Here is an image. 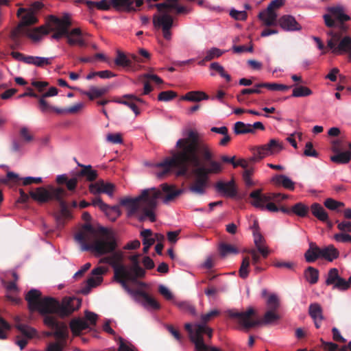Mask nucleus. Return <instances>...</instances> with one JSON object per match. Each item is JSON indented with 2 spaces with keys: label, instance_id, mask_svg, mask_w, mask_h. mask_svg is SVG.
Masks as SVG:
<instances>
[{
  "label": "nucleus",
  "instance_id": "ea45409f",
  "mask_svg": "<svg viewBox=\"0 0 351 351\" xmlns=\"http://www.w3.org/2000/svg\"><path fill=\"white\" fill-rule=\"evenodd\" d=\"M86 328L87 322L81 319H73L70 323V328L74 335H79L81 331Z\"/></svg>",
  "mask_w": 351,
  "mask_h": 351
},
{
  "label": "nucleus",
  "instance_id": "338daca9",
  "mask_svg": "<svg viewBox=\"0 0 351 351\" xmlns=\"http://www.w3.org/2000/svg\"><path fill=\"white\" fill-rule=\"evenodd\" d=\"M107 58L106 56L101 53L98 52L95 54L89 52V64H96L97 62H106Z\"/></svg>",
  "mask_w": 351,
  "mask_h": 351
},
{
  "label": "nucleus",
  "instance_id": "7c9ffc66",
  "mask_svg": "<svg viewBox=\"0 0 351 351\" xmlns=\"http://www.w3.org/2000/svg\"><path fill=\"white\" fill-rule=\"evenodd\" d=\"M320 254L321 258L329 262L333 261L339 256V250L333 245L320 247Z\"/></svg>",
  "mask_w": 351,
  "mask_h": 351
},
{
  "label": "nucleus",
  "instance_id": "bb28decb",
  "mask_svg": "<svg viewBox=\"0 0 351 351\" xmlns=\"http://www.w3.org/2000/svg\"><path fill=\"white\" fill-rule=\"evenodd\" d=\"M278 24L285 31H299L302 29L301 25L296 21L295 19L290 15H285L278 20Z\"/></svg>",
  "mask_w": 351,
  "mask_h": 351
},
{
  "label": "nucleus",
  "instance_id": "f8f14e48",
  "mask_svg": "<svg viewBox=\"0 0 351 351\" xmlns=\"http://www.w3.org/2000/svg\"><path fill=\"white\" fill-rule=\"evenodd\" d=\"M159 14L153 16V25L156 29H160L164 38L167 40L171 39L172 34L171 29L173 27V19L168 14L169 12L163 8Z\"/></svg>",
  "mask_w": 351,
  "mask_h": 351
},
{
  "label": "nucleus",
  "instance_id": "a18cd8bd",
  "mask_svg": "<svg viewBox=\"0 0 351 351\" xmlns=\"http://www.w3.org/2000/svg\"><path fill=\"white\" fill-rule=\"evenodd\" d=\"M304 276L306 279V280L310 284H315L319 279V271L313 267H308L304 272Z\"/></svg>",
  "mask_w": 351,
  "mask_h": 351
},
{
  "label": "nucleus",
  "instance_id": "c756f323",
  "mask_svg": "<svg viewBox=\"0 0 351 351\" xmlns=\"http://www.w3.org/2000/svg\"><path fill=\"white\" fill-rule=\"evenodd\" d=\"M277 14L273 10H269V8L262 11L258 14V18L262 21L265 25L272 26L276 25Z\"/></svg>",
  "mask_w": 351,
  "mask_h": 351
},
{
  "label": "nucleus",
  "instance_id": "72a5a7b5",
  "mask_svg": "<svg viewBox=\"0 0 351 351\" xmlns=\"http://www.w3.org/2000/svg\"><path fill=\"white\" fill-rule=\"evenodd\" d=\"M25 36L34 41H38L43 35L49 34V30L47 29L46 25L45 26H40L34 29H31L28 26H25Z\"/></svg>",
  "mask_w": 351,
  "mask_h": 351
},
{
  "label": "nucleus",
  "instance_id": "4be33fe9",
  "mask_svg": "<svg viewBox=\"0 0 351 351\" xmlns=\"http://www.w3.org/2000/svg\"><path fill=\"white\" fill-rule=\"evenodd\" d=\"M82 218L84 223L75 234V240L82 251H88V212L83 213Z\"/></svg>",
  "mask_w": 351,
  "mask_h": 351
},
{
  "label": "nucleus",
  "instance_id": "7ed1b4c3",
  "mask_svg": "<svg viewBox=\"0 0 351 351\" xmlns=\"http://www.w3.org/2000/svg\"><path fill=\"white\" fill-rule=\"evenodd\" d=\"M160 195V192L155 188L145 189L135 198H122L120 200V204L125 207L128 216H132L141 210L142 213L138 215V219L140 221L149 219L154 222L156 221L154 209Z\"/></svg>",
  "mask_w": 351,
  "mask_h": 351
},
{
  "label": "nucleus",
  "instance_id": "09e8293b",
  "mask_svg": "<svg viewBox=\"0 0 351 351\" xmlns=\"http://www.w3.org/2000/svg\"><path fill=\"white\" fill-rule=\"evenodd\" d=\"M312 90L304 86H296L293 89L291 97H307L312 95Z\"/></svg>",
  "mask_w": 351,
  "mask_h": 351
},
{
  "label": "nucleus",
  "instance_id": "37998d69",
  "mask_svg": "<svg viewBox=\"0 0 351 351\" xmlns=\"http://www.w3.org/2000/svg\"><path fill=\"white\" fill-rule=\"evenodd\" d=\"M114 64L119 66L128 67L132 65V62L124 53L118 50L116 58L114 59Z\"/></svg>",
  "mask_w": 351,
  "mask_h": 351
},
{
  "label": "nucleus",
  "instance_id": "6ab92c4d",
  "mask_svg": "<svg viewBox=\"0 0 351 351\" xmlns=\"http://www.w3.org/2000/svg\"><path fill=\"white\" fill-rule=\"evenodd\" d=\"M58 90L56 87H51L47 92L40 96L38 99V108L43 113L55 112L60 113L62 110L60 108L51 106L46 100V97H53L58 95Z\"/></svg>",
  "mask_w": 351,
  "mask_h": 351
},
{
  "label": "nucleus",
  "instance_id": "5701e85b",
  "mask_svg": "<svg viewBox=\"0 0 351 351\" xmlns=\"http://www.w3.org/2000/svg\"><path fill=\"white\" fill-rule=\"evenodd\" d=\"M115 185L110 182H105L100 180L95 183L89 184V192L93 194L105 193L112 197L115 190Z\"/></svg>",
  "mask_w": 351,
  "mask_h": 351
},
{
  "label": "nucleus",
  "instance_id": "e433bc0d",
  "mask_svg": "<svg viewBox=\"0 0 351 351\" xmlns=\"http://www.w3.org/2000/svg\"><path fill=\"white\" fill-rule=\"evenodd\" d=\"M320 247L316 244L311 243L309 248L306 251L304 257L307 263H313L317 259L321 258Z\"/></svg>",
  "mask_w": 351,
  "mask_h": 351
},
{
  "label": "nucleus",
  "instance_id": "de8ad7c7",
  "mask_svg": "<svg viewBox=\"0 0 351 351\" xmlns=\"http://www.w3.org/2000/svg\"><path fill=\"white\" fill-rule=\"evenodd\" d=\"M259 87L267 88L273 91H285L290 88V86L278 83H260Z\"/></svg>",
  "mask_w": 351,
  "mask_h": 351
},
{
  "label": "nucleus",
  "instance_id": "20e7f679",
  "mask_svg": "<svg viewBox=\"0 0 351 351\" xmlns=\"http://www.w3.org/2000/svg\"><path fill=\"white\" fill-rule=\"evenodd\" d=\"M123 252L114 250L102 257L99 260V263L110 265L114 270L115 281L119 282L123 289H128L127 281L135 282L138 278L143 277L145 270L138 265L136 257H132V261L134 263L132 266L123 265Z\"/></svg>",
  "mask_w": 351,
  "mask_h": 351
},
{
  "label": "nucleus",
  "instance_id": "6e6d98bb",
  "mask_svg": "<svg viewBox=\"0 0 351 351\" xmlns=\"http://www.w3.org/2000/svg\"><path fill=\"white\" fill-rule=\"evenodd\" d=\"M96 76L101 79H109L115 77L116 74L109 70L89 72V80H92Z\"/></svg>",
  "mask_w": 351,
  "mask_h": 351
},
{
  "label": "nucleus",
  "instance_id": "4468645a",
  "mask_svg": "<svg viewBox=\"0 0 351 351\" xmlns=\"http://www.w3.org/2000/svg\"><path fill=\"white\" fill-rule=\"evenodd\" d=\"M250 197L252 199L251 204L256 208L274 213L278 211L277 206L274 202H270L268 193L263 194L261 189L251 192Z\"/></svg>",
  "mask_w": 351,
  "mask_h": 351
},
{
  "label": "nucleus",
  "instance_id": "a211bd4d",
  "mask_svg": "<svg viewBox=\"0 0 351 351\" xmlns=\"http://www.w3.org/2000/svg\"><path fill=\"white\" fill-rule=\"evenodd\" d=\"M80 171H77L75 176L69 179L66 174L59 175L56 178V182L58 184H65L69 191H74L76 188L78 180L81 177L86 176L88 178V166L84 165Z\"/></svg>",
  "mask_w": 351,
  "mask_h": 351
},
{
  "label": "nucleus",
  "instance_id": "2f4dec72",
  "mask_svg": "<svg viewBox=\"0 0 351 351\" xmlns=\"http://www.w3.org/2000/svg\"><path fill=\"white\" fill-rule=\"evenodd\" d=\"M254 242L257 248L258 252L262 255L263 258L267 257L269 254V251L264 245V238L262 234L257 230H254L253 232Z\"/></svg>",
  "mask_w": 351,
  "mask_h": 351
},
{
  "label": "nucleus",
  "instance_id": "bf43d9fd",
  "mask_svg": "<svg viewBox=\"0 0 351 351\" xmlns=\"http://www.w3.org/2000/svg\"><path fill=\"white\" fill-rule=\"evenodd\" d=\"M351 285V281L350 278L348 280L342 278H339L332 285L334 289H338L339 291H346L348 290Z\"/></svg>",
  "mask_w": 351,
  "mask_h": 351
},
{
  "label": "nucleus",
  "instance_id": "69168bd1",
  "mask_svg": "<svg viewBox=\"0 0 351 351\" xmlns=\"http://www.w3.org/2000/svg\"><path fill=\"white\" fill-rule=\"evenodd\" d=\"M177 97V93L173 90L160 92L158 94V99L161 101H169Z\"/></svg>",
  "mask_w": 351,
  "mask_h": 351
},
{
  "label": "nucleus",
  "instance_id": "3c124183",
  "mask_svg": "<svg viewBox=\"0 0 351 351\" xmlns=\"http://www.w3.org/2000/svg\"><path fill=\"white\" fill-rule=\"evenodd\" d=\"M219 253L221 256L224 257L230 254H237L239 253V250L232 245L222 243L219 247Z\"/></svg>",
  "mask_w": 351,
  "mask_h": 351
},
{
  "label": "nucleus",
  "instance_id": "0eeeda50",
  "mask_svg": "<svg viewBox=\"0 0 351 351\" xmlns=\"http://www.w3.org/2000/svg\"><path fill=\"white\" fill-rule=\"evenodd\" d=\"M90 234H93L95 239L89 243V251L95 253L96 256L107 254L117 249V239L112 230L89 223Z\"/></svg>",
  "mask_w": 351,
  "mask_h": 351
},
{
  "label": "nucleus",
  "instance_id": "052dcab7",
  "mask_svg": "<svg viewBox=\"0 0 351 351\" xmlns=\"http://www.w3.org/2000/svg\"><path fill=\"white\" fill-rule=\"evenodd\" d=\"M292 212L300 217H305L308 211V208L302 203L295 204L291 209Z\"/></svg>",
  "mask_w": 351,
  "mask_h": 351
},
{
  "label": "nucleus",
  "instance_id": "f257e3e1",
  "mask_svg": "<svg viewBox=\"0 0 351 351\" xmlns=\"http://www.w3.org/2000/svg\"><path fill=\"white\" fill-rule=\"evenodd\" d=\"M178 151L172 157L166 158L155 167L161 169L156 172L157 178H162L168 174L173 167L180 168L178 175L186 173L189 166L195 167V181L189 191L196 195H204L207 187L208 176L217 174L222 171L220 162L210 160L213 154L209 146L201 141L199 133L195 130L188 129L182 132V138L176 144Z\"/></svg>",
  "mask_w": 351,
  "mask_h": 351
},
{
  "label": "nucleus",
  "instance_id": "b1692460",
  "mask_svg": "<svg viewBox=\"0 0 351 351\" xmlns=\"http://www.w3.org/2000/svg\"><path fill=\"white\" fill-rule=\"evenodd\" d=\"M43 7V3L40 1H36L31 4V5L27 8H21L18 10L17 15L20 16L23 14L21 19H25L26 21H32V18H34V22L32 25L36 24L38 22V19L36 17V14L38 11H40Z\"/></svg>",
  "mask_w": 351,
  "mask_h": 351
},
{
  "label": "nucleus",
  "instance_id": "dca6fc26",
  "mask_svg": "<svg viewBox=\"0 0 351 351\" xmlns=\"http://www.w3.org/2000/svg\"><path fill=\"white\" fill-rule=\"evenodd\" d=\"M33 19L34 18H32V21L27 22L25 21V18L21 19L18 25L10 31V38L12 42V49H16L21 45V39L25 36V26L32 25L34 22Z\"/></svg>",
  "mask_w": 351,
  "mask_h": 351
},
{
  "label": "nucleus",
  "instance_id": "c85d7f7f",
  "mask_svg": "<svg viewBox=\"0 0 351 351\" xmlns=\"http://www.w3.org/2000/svg\"><path fill=\"white\" fill-rule=\"evenodd\" d=\"M105 267H98L92 270L89 276V289L99 285L103 281V275L107 271Z\"/></svg>",
  "mask_w": 351,
  "mask_h": 351
},
{
  "label": "nucleus",
  "instance_id": "603ef678",
  "mask_svg": "<svg viewBox=\"0 0 351 351\" xmlns=\"http://www.w3.org/2000/svg\"><path fill=\"white\" fill-rule=\"evenodd\" d=\"M16 328L27 339L33 338L36 334V330L34 328L23 324H17Z\"/></svg>",
  "mask_w": 351,
  "mask_h": 351
},
{
  "label": "nucleus",
  "instance_id": "473e14b6",
  "mask_svg": "<svg viewBox=\"0 0 351 351\" xmlns=\"http://www.w3.org/2000/svg\"><path fill=\"white\" fill-rule=\"evenodd\" d=\"M271 182L276 186H282L285 189L293 191L295 183L285 175H276L271 178Z\"/></svg>",
  "mask_w": 351,
  "mask_h": 351
},
{
  "label": "nucleus",
  "instance_id": "423d86ee",
  "mask_svg": "<svg viewBox=\"0 0 351 351\" xmlns=\"http://www.w3.org/2000/svg\"><path fill=\"white\" fill-rule=\"evenodd\" d=\"M47 29L49 32H54L51 38L59 40L63 36L67 38V42L71 45H79L82 47L85 45L82 39L81 31L79 28H75L69 32L71 22L68 14L58 18L53 15L48 16L46 22Z\"/></svg>",
  "mask_w": 351,
  "mask_h": 351
},
{
  "label": "nucleus",
  "instance_id": "4d7b16f0",
  "mask_svg": "<svg viewBox=\"0 0 351 351\" xmlns=\"http://www.w3.org/2000/svg\"><path fill=\"white\" fill-rule=\"evenodd\" d=\"M152 235V231L150 229H145L141 231V236L143 238V245L152 246L155 242V239H154Z\"/></svg>",
  "mask_w": 351,
  "mask_h": 351
},
{
  "label": "nucleus",
  "instance_id": "9d476101",
  "mask_svg": "<svg viewBox=\"0 0 351 351\" xmlns=\"http://www.w3.org/2000/svg\"><path fill=\"white\" fill-rule=\"evenodd\" d=\"M327 14L324 15L325 24L327 27H339L341 30L346 31L347 26L344 23L350 20V16L344 6L336 5L327 8Z\"/></svg>",
  "mask_w": 351,
  "mask_h": 351
},
{
  "label": "nucleus",
  "instance_id": "6e6552de",
  "mask_svg": "<svg viewBox=\"0 0 351 351\" xmlns=\"http://www.w3.org/2000/svg\"><path fill=\"white\" fill-rule=\"evenodd\" d=\"M227 314L231 319H235L241 330L247 331L249 329L259 326L262 324H271L280 319V315L274 311H268L265 313L263 321L254 319L252 315L255 311L252 307H249L245 311L239 312L236 309L227 311Z\"/></svg>",
  "mask_w": 351,
  "mask_h": 351
},
{
  "label": "nucleus",
  "instance_id": "8fccbe9b",
  "mask_svg": "<svg viewBox=\"0 0 351 351\" xmlns=\"http://www.w3.org/2000/svg\"><path fill=\"white\" fill-rule=\"evenodd\" d=\"M173 303L176 305L181 311L188 312L191 315L195 316L196 311L194 306L191 304L189 302L186 301L177 302L173 300Z\"/></svg>",
  "mask_w": 351,
  "mask_h": 351
},
{
  "label": "nucleus",
  "instance_id": "ddd939ff",
  "mask_svg": "<svg viewBox=\"0 0 351 351\" xmlns=\"http://www.w3.org/2000/svg\"><path fill=\"white\" fill-rule=\"evenodd\" d=\"M43 322L51 329L53 330V337L57 341H60L64 344V341L68 337V328L66 325L62 322H58L57 317L54 315L44 314Z\"/></svg>",
  "mask_w": 351,
  "mask_h": 351
},
{
  "label": "nucleus",
  "instance_id": "39448f33",
  "mask_svg": "<svg viewBox=\"0 0 351 351\" xmlns=\"http://www.w3.org/2000/svg\"><path fill=\"white\" fill-rule=\"evenodd\" d=\"M69 195L68 192L62 187L49 186L47 188L38 187L34 191L29 193L31 197L40 204L46 203L50 200H56L59 203L60 211L57 215V221L62 225L66 219L72 217L64 198Z\"/></svg>",
  "mask_w": 351,
  "mask_h": 351
},
{
  "label": "nucleus",
  "instance_id": "a19ab883",
  "mask_svg": "<svg viewBox=\"0 0 351 351\" xmlns=\"http://www.w3.org/2000/svg\"><path fill=\"white\" fill-rule=\"evenodd\" d=\"M116 341L119 345L117 351H138L134 345L121 337H118Z\"/></svg>",
  "mask_w": 351,
  "mask_h": 351
},
{
  "label": "nucleus",
  "instance_id": "5fc2aeb1",
  "mask_svg": "<svg viewBox=\"0 0 351 351\" xmlns=\"http://www.w3.org/2000/svg\"><path fill=\"white\" fill-rule=\"evenodd\" d=\"M324 206L331 210L339 211V208L344 207L345 204L342 202L337 201L332 198H327L324 203Z\"/></svg>",
  "mask_w": 351,
  "mask_h": 351
},
{
  "label": "nucleus",
  "instance_id": "cd10ccee",
  "mask_svg": "<svg viewBox=\"0 0 351 351\" xmlns=\"http://www.w3.org/2000/svg\"><path fill=\"white\" fill-rule=\"evenodd\" d=\"M308 313L313 319L317 328H320L324 315L322 306L318 303H313L309 305Z\"/></svg>",
  "mask_w": 351,
  "mask_h": 351
},
{
  "label": "nucleus",
  "instance_id": "e2e57ef3",
  "mask_svg": "<svg viewBox=\"0 0 351 351\" xmlns=\"http://www.w3.org/2000/svg\"><path fill=\"white\" fill-rule=\"evenodd\" d=\"M250 266V259L248 257H244L243 258L240 269H239V276L243 279L248 276V267Z\"/></svg>",
  "mask_w": 351,
  "mask_h": 351
},
{
  "label": "nucleus",
  "instance_id": "f704fd0d",
  "mask_svg": "<svg viewBox=\"0 0 351 351\" xmlns=\"http://www.w3.org/2000/svg\"><path fill=\"white\" fill-rule=\"evenodd\" d=\"M113 8L117 11L132 12L136 9L134 6V0H112Z\"/></svg>",
  "mask_w": 351,
  "mask_h": 351
},
{
  "label": "nucleus",
  "instance_id": "4c0bfd02",
  "mask_svg": "<svg viewBox=\"0 0 351 351\" xmlns=\"http://www.w3.org/2000/svg\"><path fill=\"white\" fill-rule=\"evenodd\" d=\"M53 58H44L39 56H27L25 63L33 64L38 67H43L45 65H49L52 62Z\"/></svg>",
  "mask_w": 351,
  "mask_h": 351
},
{
  "label": "nucleus",
  "instance_id": "f3484780",
  "mask_svg": "<svg viewBox=\"0 0 351 351\" xmlns=\"http://www.w3.org/2000/svg\"><path fill=\"white\" fill-rule=\"evenodd\" d=\"M91 204L95 207H98L111 221H115L121 214L119 206H109L104 203L99 197L94 198Z\"/></svg>",
  "mask_w": 351,
  "mask_h": 351
},
{
  "label": "nucleus",
  "instance_id": "864d4df0",
  "mask_svg": "<svg viewBox=\"0 0 351 351\" xmlns=\"http://www.w3.org/2000/svg\"><path fill=\"white\" fill-rule=\"evenodd\" d=\"M108 87L92 86L89 88V99L99 97L108 91Z\"/></svg>",
  "mask_w": 351,
  "mask_h": 351
},
{
  "label": "nucleus",
  "instance_id": "393cba45",
  "mask_svg": "<svg viewBox=\"0 0 351 351\" xmlns=\"http://www.w3.org/2000/svg\"><path fill=\"white\" fill-rule=\"evenodd\" d=\"M215 189L221 195L226 197H234L237 193L233 180L226 182H218L215 184Z\"/></svg>",
  "mask_w": 351,
  "mask_h": 351
},
{
  "label": "nucleus",
  "instance_id": "c03bdc74",
  "mask_svg": "<svg viewBox=\"0 0 351 351\" xmlns=\"http://www.w3.org/2000/svg\"><path fill=\"white\" fill-rule=\"evenodd\" d=\"M93 7H95L100 10H108L111 7H113L112 0L89 1V9Z\"/></svg>",
  "mask_w": 351,
  "mask_h": 351
},
{
  "label": "nucleus",
  "instance_id": "774afa93",
  "mask_svg": "<svg viewBox=\"0 0 351 351\" xmlns=\"http://www.w3.org/2000/svg\"><path fill=\"white\" fill-rule=\"evenodd\" d=\"M267 305L270 311L276 310L279 306L278 297L275 294H271L267 299Z\"/></svg>",
  "mask_w": 351,
  "mask_h": 351
},
{
  "label": "nucleus",
  "instance_id": "412c9836",
  "mask_svg": "<svg viewBox=\"0 0 351 351\" xmlns=\"http://www.w3.org/2000/svg\"><path fill=\"white\" fill-rule=\"evenodd\" d=\"M124 290L136 300H137L138 296L142 297L143 298L142 305L147 309H159L160 308V305L157 300L143 291H134L128 286V289L124 288Z\"/></svg>",
  "mask_w": 351,
  "mask_h": 351
},
{
  "label": "nucleus",
  "instance_id": "58836bf2",
  "mask_svg": "<svg viewBox=\"0 0 351 351\" xmlns=\"http://www.w3.org/2000/svg\"><path fill=\"white\" fill-rule=\"evenodd\" d=\"M311 210L314 217L323 222L328 221V215L325 209L318 203H314L311 206Z\"/></svg>",
  "mask_w": 351,
  "mask_h": 351
},
{
  "label": "nucleus",
  "instance_id": "f03ea898",
  "mask_svg": "<svg viewBox=\"0 0 351 351\" xmlns=\"http://www.w3.org/2000/svg\"><path fill=\"white\" fill-rule=\"evenodd\" d=\"M41 292L32 289L28 291L25 300L31 311H38L40 314L58 315L60 317L70 315L78 309L81 305V300L77 298H65L62 303L53 298L45 297L41 298Z\"/></svg>",
  "mask_w": 351,
  "mask_h": 351
},
{
  "label": "nucleus",
  "instance_id": "13d9d810",
  "mask_svg": "<svg viewBox=\"0 0 351 351\" xmlns=\"http://www.w3.org/2000/svg\"><path fill=\"white\" fill-rule=\"evenodd\" d=\"M340 278L339 271L337 268L330 269L327 274L326 279V285H333L334 283Z\"/></svg>",
  "mask_w": 351,
  "mask_h": 351
},
{
  "label": "nucleus",
  "instance_id": "aec40b11",
  "mask_svg": "<svg viewBox=\"0 0 351 351\" xmlns=\"http://www.w3.org/2000/svg\"><path fill=\"white\" fill-rule=\"evenodd\" d=\"M160 189L161 191L158 189L160 192V195L158 199L162 197V202L165 204H168L173 202L184 192L182 189H176L175 185L168 184L167 183L162 184Z\"/></svg>",
  "mask_w": 351,
  "mask_h": 351
},
{
  "label": "nucleus",
  "instance_id": "1a4fd4ad",
  "mask_svg": "<svg viewBox=\"0 0 351 351\" xmlns=\"http://www.w3.org/2000/svg\"><path fill=\"white\" fill-rule=\"evenodd\" d=\"M185 329L189 334L191 341L195 344L196 351H220L215 347H209L205 344L203 339V335L206 334L211 338L213 330L206 324H191L186 323L184 325Z\"/></svg>",
  "mask_w": 351,
  "mask_h": 351
},
{
  "label": "nucleus",
  "instance_id": "a878e982",
  "mask_svg": "<svg viewBox=\"0 0 351 351\" xmlns=\"http://www.w3.org/2000/svg\"><path fill=\"white\" fill-rule=\"evenodd\" d=\"M178 1L179 0H166L163 3L156 4V7L158 8L159 12H162L163 8H165L167 12H173V10H176L177 14L189 12V10L186 7L178 4Z\"/></svg>",
  "mask_w": 351,
  "mask_h": 351
},
{
  "label": "nucleus",
  "instance_id": "49530a36",
  "mask_svg": "<svg viewBox=\"0 0 351 351\" xmlns=\"http://www.w3.org/2000/svg\"><path fill=\"white\" fill-rule=\"evenodd\" d=\"M251 128V124L250 123L237 121L234 123V132L237 134L252 133Z\"/></svg>",
  "mask_w": 351,
  "mask_h": 351
},
{
  "label": "nucleus",
  "instance_id": "2eb2a0df",
  "mask_svg": "<svg viewBox=\"0 0 351 351\" xmlns=\"http://www.w3.org/2000/svg\"><path fill=\"white\" fill-rule=\"evenodd\" d=\"M331 39L328 40V47L334 53H342L348 51L351 49V38L350 36L343 37L339 42L338 46H336L339 42L341 34L331 32Z\"/></svg>",
  "mask_w": 351,
  "mask_h": 351
},
{
  "label": "nucleus",
  "instance_id": "79ce46f5",
  "mask_svg": "<svg viewBox=\"0 0 351 351\" xmlns=\"http://www.w3.org/2000/svg\"><path fill=\"white\" fill-rule=\"evenodd\" d=\"M350 158L351 152L349 151L340 152L330 157L331 161L337 164H346L350 161Z\"/></svg>",
  "mask_w": 351,
  "mask_h": 351
},
{
  "label": "nucleus",
  "instance_id": "c9c22d12",
  "mask_svg": "<svg viewBox=\"0 0 351 351\" xmlns=\"http://www.w3.org/2000/svg\"><path fill=\"white\" fill-rule=\"evenodd\" d=\"M208 95L206 93L200 90H195L188 92L184 95L182 96L181 99L193 102H199L203 100H208Z\"/></svg>",
  "mask_w": 351,
  "mask_h": 351
},
{
  "label": "nucleus",
  "instance_id": "680f3d73",
  "mask_svg": "<svg viewBox=\"0 0 351 351\" xmlns=\"http://www.w3.org/2000/svg\"><path fill=\"white\" fill-rule=\"evenodd\" d=\"M210 69L217 71L222 77L226 80L227 82H230V75L225 71L224 68L218 62L211 63L210 65Z\"/></svg>",
  "mask_w": 351,
  "mask_h": 351
},
{
  "label": "nucleus",
  "instance_id": "0e129e2a",
  "mask_svg": "<svg viewBox=\"0 0 351 351\" xmlns=\"http://www.w3.org/2000/svg\"><path fill=\"white\" fill-rule=\"evenodd\" d=\"M223 53V51H221L217 47H212L206 51L205 60L210 61L214 58L220 57Z\"/></svg>",
  "mask_w": 351,
  "mask_h": 351
},
{
  "label": "nucleus",
  "instance_id": "9b49d317",
  "mask_svg": "<svg viewBox=\"0 0 351 351\" xmlns=\"http://www.w3.org/2000/svg\"><path fill=\"white\" fill-rule=\"evenodd\" d=\"M283 149L284 146L282 142L272 138L267 144L256 147L250 160L254 162L261 160L267 156L278 154Z\"/></svg>",
  "mask_w": 351,
  "mask_h": 351
}]
</instances>
